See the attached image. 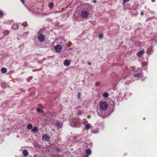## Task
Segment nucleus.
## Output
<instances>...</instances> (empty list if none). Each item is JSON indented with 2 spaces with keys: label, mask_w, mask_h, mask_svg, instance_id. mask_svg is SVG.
Wrapping results in <instances>:
<instances>
[{
  "label": "nucleus",
  "mask_w": 157,
  "mask_h": 157,
  "mask_svg": "<svg viewBox=\"0 0 157 157\" xmlns=\"http://www.w3.org/2000/svg\"><path fill=\"white\" fill-rule=\"evenodd\" d=\"M108 105L107 102L105 101L101 102L100 105V109L103 111H105L107 109Z\"/></svg>",
  "instance_id": "nucleus-1"
},
{
  "label": "nucleus",
  "mask_w": 157,
  "mask_h": 157,
  "mask_svg": "<svg viewBox=\"0 0 157 157\" xmlns=\"http://www.w3.org/2000/svg\"><path fill=\"white\" fill-rule=\"evenodd\" d=\"M89 14V13L86 10L82 11L80 15V17L82 18H86Z\"/></svg>",
  "instance_id": "nucleus-2"
},
{
  "label": "nucleus",
  "mask_w": 157,
  "mask_h": 157,
  "mask_svg": "<svg viewBox=\"0 0 157 157\" xmlns=\"http://www.w3.org/2000/svg\"><path fill=\"white\" fill-rule=\"evenodd\" d=\"M37 39L39 41L42 42L45 40V37L42 34H40L38 36Z\"/></svg>",
  "instance_id": "nucleus-3"
},
{
  "label": "nucleus",
  "mask_w": 157,
  "mask_h": 157,
  "mask_svg": "<svg viewBox=\"0 0 157 157\" xmlns=\"http://www.w3.org/2000/svg\"><path fill=\"white\" fill-rule=\"evenodd\" d=\"M42 139L45 141H49L50 137L47 134H44L42 136Z\"/></svg>",
  "instance_id": "nucleus-4"
},
{
  "label": "nucleus",
  "mask_w": 157,
  "mask_h": 157,
  "mask_svg": "<svg viewBox=\"0 0 157 157\" xmlns=\"http://www.w3.org/2000/svg\"><path fill=\"white\" fill-rule=\"evenodd\" d=\"M62 47L59 44H57L54 47V49L57 52H59L62 49Z\"/></svg>",
  "instance_id": "nucleus-5"
},
{
  "label": "nucleus",
  "mask_w": 157,
  "mask_h": 157,
  "mask_svg": "<svg viewBox=\"0 0 157 157\" xmlns=\"http://www.w3.org/2000/svg\"><path fill=\"white\" fill-rule=\"evenodd\" d=\"M144 50H140L139 52H138L137 53L136 55L140 57L141 56L143 55H144Z\"/></svg>",
  "instance_id": "nucleus-6"
},
{
  "label": "nucleus",
  "mask_w": 157,
  "mask_h": 157,
  "mask_svg": "<svg viewBox=\"0 0 157 157\" xmlns=\"http://www.w3.org/2000/svg\"><path fill=\"white\" fill-rule=\"evenodd\" d=\"M143 75L141 73H135L134 74V76L135 77H138L139 78H140L142 77Z\"/></svg>",
  "instance_id": "nucleus-7"
},
{
  "label": "nucleus",
  "mask_w": 157,
  "mask_h": 157,
  "mask_svg": "<svg viewBox=\"0 0 157 157\" xmlns=\"http://www.w3.org/2000/svg\"><path fill=\"white\" fill-rule=\"evenodd\" d=\"M64 65L66 66H68L70 64V63L68 59H66L63 62Z\"/></svg>",
  "instance_id": "nucleus-8"
},
{
  "label": "nucleus",
  "mask_w": 157,
  "mask_h": 157,
  "mask_svg": "<svg viewBox=\"0 0 157 157\" xmlns=\"http://www.w3.org/2000/svg\"><path fill=\"white\" fill-rule=\"evenodd\" d=\"M70 125L73 127H77L76 125V122L75 121H71L70 123Z\"/></svg>",
  "instance_id": "nucleus-9"
},
{
  "label": "nucleus",
  "mask_w": 157,
  "mask_h": 157,
  "mask_svg": "<svg viewBox=\"0 0 157 157\" xmlns=\"http://www.w3.org/2000/svg\"><path fill=\"white\" fill-rule=\"evenodd\" d=\"M12 28L14 30H15L16 29H18V25L16 24H13L12 26Z\"/></svg>",
  "instance_id": "nucleus-10"
},
{
  "label": "nucleus",
  "mask_w": 157,
  "mask_h": 157,
  "mask_svg": "<svg viewBox=\"0 0 157 157\" xmlns=\"http://www.w3.org/2000/svg\"><path fill=\"white\" fill-rule=\"evenodd\" d=\"M7 71V70L6 68L2 67L1 69V71L2 73H5Z\"/></svg>",
  "instance_id": "nucleus-11"
},
{
  "label": "nucleus",
  "mask_w": 157,
  "mask_h": 157,
  "mask_svg": "<svg viewBox=\"0 0 157 157\" xmlns=\"http://www.w3.org/2000/svg\"><path fill=\"white\" fill-rule=\"evenodd\" d=\"M22 153L23 155L25 156H27L28 155V152L26 150H24L23 151Z\"/></svg>",
  "instance_id": "nucleus-12"
},
{
  "label": "nucleus",
  "mask_w": 157,
  "mask_h": 157,
  "mask_svg": "<svg viewBox=\"0 0 157 157\" xmlns=\"http://www.w3.org/2000/svg\"><path fill=\"white\" fill-rule=\"evenodd\" d=\"M86 155H90L91 153V151L90 149H88L86 150Z\"/></svg>",
  "instance_id": "nucleus-13"
},
{
  "label": "nucleus",
  "mask_w": 157,
  "mask_h": 157,
  "mask_svg": "<svg viewBox=\"0 0 157 157\" xmlns=\"http://www.w3.org/2000/svg\"><path fill=\"white\" fill-rule=\"evenodd\" d=\"M135 44L136 45L140 46L141 44V42L140 41H136L135 42Z\"/></svg>",
  "instance_id": "nucleus-14"
},
{
  "label": "nucleus",
  "mask_w": 157,
  "mask_h": 157,
  "mask_svg": "<svg viewBox=\"0 0 157 157\" xmlns=\"http://www.w3.org/2000/svg\"><path fill=\"white\" fill-rule=\"evenodd\" d=\"M57 127L58 128H61L62 125V123L60 122H57L56 124Z\"/></svg>",
  "instance_id": "nucleus-15"
},
{
  "label": "nucleus",
  "mask_w": 157,
  "mask_h": 157,
  "mask_svg": "<svg viewBox=\"0 0 157 157\" xmlns=\"http://www.w3.org/2000/svg\"><path fill=\"white\" fill-rule=\"evenodd\" d=\"M90 127H91L90 124H87L85 125V128L86 130L90 129Z\"/></svg>",
  "instance_id": "nucleus-16"
},
{
  "label": "nucleus",
  "mask_w": 157,
  "mask_h": 157,
  "mask_svg": "<svg viewBox=\"0 0 157 157\" xmlns=\"http://www.w3.org/2000/svg\"><path fill=\"white\" fill-rule=\"evenodd\" d=\"M32 131L33 132H36L38 131V128L37 127H35L32 129Z\"/></svg>",
  "instance_id": "nucleus-17"
},
{
  "label": "nucleus",
  "mask_w": 157,
  "mask_h": 157,
  "mask_svg": "<svg viewBox=\"0 0 157 157\" xmlns=\"http://www.w3.org/2000/svg\"><path fill=\"white\" fill-rule=\"evenodd\" d=\"M109 94L107 92H105L103 94V96L104 98H106L108 97Z\"/></svg>",
  "instance_id": "nucleus-18"
},
{
  "label": "nucleus",
  "mask_w": 157,
  "mask_h": 157,
  "mask_svg": "<svg viewBox=\"0 0 157 157\" xmlns=\"http://www.w3.org/2000/svg\"><path fill=\"white\" fill-rule=\"evenodd\" d=\"M49 7L51 9H52L54 6V4L53 3H50L49 4Z\"/></svg>",
  "instance_id": "nucleus-19"
},
{
  "label": "nucleus",
  "mask_w": 157,
  "mask_h": 157,
  "mask_svg": "<svg viewBox=\"0 0 157 157\" xmlns=\"http://www.w3.org/2000/svg\"><path fill=\"white\" fill-rule=\"evenodd\" d=\"M36 111L38 113H42L43 112L42 110L39 108H37L36 109Z\"/></svg>",
  "instance_id": "nucleus-20"
},
{
  "label": "nucleus",
  "mask_w": 157,
  "mask_h": 157,
  "mask_svg": "<svg viewBox=\"0 0 157 157\" xmlns=\"http://www.w3.org/2000/svg\"><path fill=\"white\" fill-rule=\"evenodd\" d=\"M32 127L33 126L32 124H28L27 127V128L29 129H31L32 128Z\"/></svg>",
  "instance_id": "nucleus-21"
},
{
  "label": "nucleus",
  "mask_w": 157,
  "mask_h": 157,
  "mask_svg": "<svg viewBox=\"0 0 157 157\" xmlns=\"http://www.w3.org/2000/svg\"><path fill=\"white\" fill-rule=\"evenodd\" d=\"M101 110H98L97 112L98 115L100 116H102V114H101Z\"/></svg>",
  "instance_id": "nucleus-22"
},
{
  "label": "nucleus",
  "mask_w": 157,
  "mask_h": 157,
  "mask_svg": "<svg viewBox=\"0 0 157 157\" xmlns=\"http://www.w3.org/2000/svg\"><path fill=\"white\" fill-rule=\"evenodd\" d=\"M4 15L3 12L1 10H0V17H2V16Z\"/></svg>",
  "instance_id": "nucleus-23"
},
{
  "label": "nucleus",
  "mask_w": 157,
  "mask_h": 157,
  "mask_svg": "<svg viewBox=\"0 0 157 157\" xmlns=\"http://www.w3.org/2000/svg\"><path fill=\"white\" fill-rule=\"evenodd\" d=\"M103 36L101 34H100L98 36V37L100 39H102L103 38Z\"/></svg>",
  "instance_id": "nucleus-24"
},
{
  "label": "nucleus",
  "mask_w": 157,
  "mask_h": 157,
  "mask_svg": "<svg viewBox=\"0 0 157 157\" xmlns=\"http://www.w3.org/2000/svg\"><path fill=\"white\" fill-rule=\"evenodd\" d=\"M22 25L23 26H24V27H25L27 25V23H23Z\"/></svg>",
  "instance_id": "nucleus-25"
},
{
  "label": "nucleus",
  "mask_w": 157,
  "mask_h": 157,
  "mask_svg": "<svg viewBox=\"0 0 157 157\" xmlns=\"http://www.w3.org/2000/svg\"><path fill=\"white\" fill-rule=\"evenodd\" d=\"M99 84H100L99 82H96L95 83V85L96 86H99Z\"/></svg>",
  "instance_id": "nucleus-26"
},
{
  "label": "nucleus",
  "mask_w": 157,
  "mask_h": 157,
  "mask_svg": "<svg viewBox=\"0 0 157 157\" xmlns=\"http://www.w3.org/2000/svg\"><path fill=\"white\" fill-rule=\"evenodd\" d=\"M80 92H79V93H78V98H80Z\"/></svg>",
  "instance_id": "nucleus-27"
},
{
  "label": "nucleus",
  "mask_w": 157,
  "mask_h": 157,
  "mask_svg": "<svg viewBox=\"0 0 157 157\" xmlns=\"http://www.w3.org/2000/svg\"><path fill=\"white\" fill-rule=\"evenodd\" d=\"M77 114L78 115H80L81 114V111H79L77 113Z\"/></svg>",
  "instance_id": "nucleus-28"
},
{
  "label": "nucleus",
  "mask_w": 157,
  "mask_h": 157,
  "mask_svg": "<svg viewBox=\"0 0 157 157\" xmlns=\"http://www.w3.org/2000/svg\"><path fill=\"white\" fill-rule=\"evenodd\" d=\"M131 70L132 71H134L135 70V68L133 67H132Z\"/></svg>",
  "instance_id": "nucleus-29"
},
{
  "label": "nucleus",
  "mask_w": 157,
  "mask_h": 157,
  "mask_svg": "<svg viewBox=\"0 0 157 157\" xmlns=\"http://www.w3.org/2000/svg\"><path fill=\"white\" fill-rule=\"evenodd\" d=\"M20 1L23 4H24L25 2V0H20Z\"/></svg>",
  "instance_id": "nucleus-30"
},
{
  "label": "nucleus",
  "mask_w": 157,
  "mask_h": 157,
  "mask_svg": "<svg viewBox=\"0 0 157 157\" xmlns=\"http://www.w3.org/2000/svg\"><path fill=\"white\" fill-rule=\"evenodd\" d=\"M127 1V0H123V4L125 3Z\"/></svg>",
  "instance_id": "nucleus-31"
},
{
  "label": "nucleus",
  "mask_w": 157,
  "mask_h": 157,
  "mask_svg": "<svg viewBox=\"0 0 157 157\" xmlns=\"http://www.w3.org/2000/svg\"><path fill=\"white\" fill-rule=\"evenodd\" d=\"M140 14L141 16H143L144 15V12H141Z\"/></svg>",
  "instance_id": "nucleus-32"
},
{
  "label": "nucleus",
  "mask_w": 157,
  "mask_h": 157,
  "mask_svg": "<svg viewBox=\"0 0 157 157\" xmlns=\"http://www.w3.org/2000/svg\"><path fill=\"white\" fill-rule=\"evenodd\" d=\"M90 117H91L90 116V115H89L87 116V118L89 119V118H90Z\"/></svg>",
  "instance_id": "nucleus-33"
},
{
  "label": "nucleus",
  "mask_w": 157,
  "mask_h": 157,
  "mask_svg": "<svg viewBox=\"0 0 157 157\" xmlns=\"http://www.w3.org/2000/svg\"><path fill=\"white\" fill-rule=\"evenodd\" d=\"M129 83V82H128L127 83V82H125V84H127V85Z\"/></svg>",
  "instance_id": "nucleus-34"
},
{
  "label": "nucleus",
  "mask_w": 157,
  "mask_h": 157,
  "mask_svg": "<svg viewBox=\"0 0 157 157\" xmlns=\"http://www.w3.org/2000/svg\"><path fill=\"white\" fill-rule=\"evenodd\" d=\"M88 64L89 65H91V63H89V62H88Z\"/></svg>",
  "instance_id": "nucleus-35"
},
{
  "label": "nucleus",
  "mask_w": 157,
  "mask_h": 157,
  "mask_svg": "<svg viewBox=\"0 0 157 157\" xmlns=\"http://www.w3.org/2000/svg\"><path fill=\"white\" fill-rule=\"evenodd\" d=\"M81 106H78V108H81ZM78 108V107H77V108H76H76H75V109H76V108Z\"/></svg>",
  "instance_id": "nucleus-36"
},
{
  "label": "nucleus",
  "mask_w": 157,
  "mask_h": 157,
  "mask_svg": "<svg viewBox=\"0 0 157 157\" xmlns=\"http://www.w3.org/2000/svg\"><path fill=\"white\" fill-rule=\"evenodd\" d=\"M96 2V0H94V1H93V2H94L95 3V2Z\"/></svg>",
  "instance_id": "nucleus-37"
},
{
  "label": "nucleus",
  "mask_w": 157,
  "mask_h": 157,
  "mask_svg": "<svg viewBox=\"0 0 157 157\" xmlns=\"http://www.w3.org/2000/svg\"><path fill=\"white\" fill-rule=\"evenodd\" d=\"M152 1L153 2H154L155 1V0H152Z\"/></svg>",
  "instance_id": "nucleus-38"
},
{
  "label": "nucleus",
  "mask_w": 157,
  "mask_h": 157,
  "mask_svg": "<svg viewBox=\"0 0 157 157\" xmlns=\"http://www.w3.org/2000/svg\"><path fill=\"white\" fill-rule=\"evenodd\" d=\"M59 150H60V149H57V151H59Z\"/></svg>",
  "instance_id": "nucleus-39"
}]
</instances>
